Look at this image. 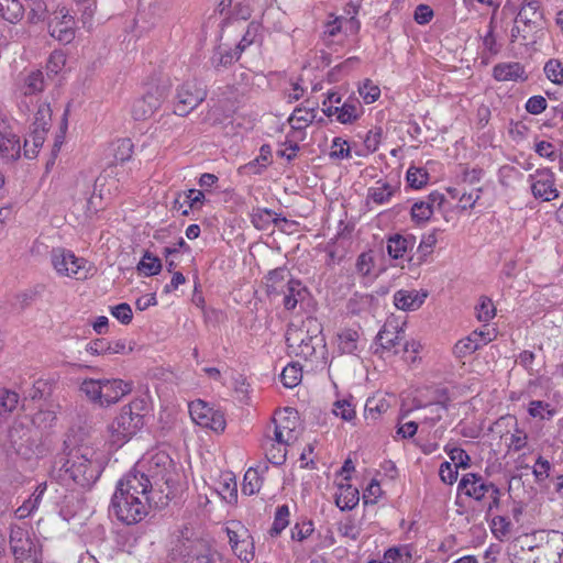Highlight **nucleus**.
Listing matches in <instances>:
<instances>
[{
	"label": "nucleus",
	"instance_id": "49",
	"mask_svg": "<svg viewBox=\"0 0 563 563\" xmlns=\"http://www.w3.org/2000/svg\"><path fill=\"white\" fill-rule=\"evenodd\" d=\"M137 269L144 273L146 276H153L161 272L162 263L161 260L150 252H145L142 260L137 265Z\"/></svg>",
	"mask_w": 563,
	"mask_h": 563
},
{
	"label": "nucleus",
	"instance_id": "64",
	"mask_svg": "<svg viewBox=\"0 0 563 563\" xmlns=\"http://www.w3.org/2000/svg\"><path fill=\"white\" fill-rule=\"evenodd\" d=\"M110 312L122 324H129L133 318L132 309L126 302L110 307Z\"/></svg>",
	"mask_w": 563,
	"mask_h": 563
},
{
	"label": "nucleus",
	"instance_id": "62",
	"mask_svg": "<svg viewBox=\"0 0 563 563\" xmlns=\"http://www.w3.org/2000/svg\"><path fill=\"white\" fill-rule=\"evenodd\" d=\"M383 139V129L380 126H375L369 130L364 137V147L367 153H374L378 150V146Z\"/></svg>",
	"mask_w": 563,
	"mask_h": 563
},
{
	"label": "nucleus",
	"instance_id": "53",
	"mask_svg": "<svg viewBox=\"0 0 563 563\" xmlns=\"http://www.w3.org/2000/svg\"><path fill=\"white\" fill-rule=\"evenodd\" d=\"M490 529L498 540H503L510 533L511 522L505 516H495L490 521Z\"/></svg>",
	"mask_w": 563,
	"mask_h": 563
},
{
	"label": "nucleus",
	"instance_id": "17",
	"mask_svg": "<svg viewBox=\"0 0 563 563\" xmlns=\"http://www.w3.org/2000/svg\"><path fill=\"white\" fill-rule=\"evenodd\" d=\"M101 387L100 406L115 404L132 390V385L122 379H102Z\"/></svg>",
	"mask_w": 563,
	"mask_h": 563
},
{
	"label": "nucleus",
	"instance_id": "18",
	"mask_svg": "<svg viewBox=\"0 0 563 563\" xmlns=\"http://www.w3.org/2000/svg\"><path fill=\"white\" fill-rule=\"evenodd\" d=\"M161 97L154 92H147L142 98L136 99L132 106L134 120L142 121L151 118L161 107Z\"/></svg>",
	"mask_w": 563,
	"mask_h": 563
},
{
	"label": "nucleus",
	"instance_id": "33",
	"mask_svg": "<svg viewBox=\"0 0 563 563\" xmlns=\"http://www.w3.org/2000/svg\"><path fill=\"white\" fill-rule=\"evenodd\" d=\"M8 438L16 453H21L24 443L30 439V429L23 422L14 421L8 431Z\"/></svg>",
	"mask_w": 563,
	"mask_h": 563
},
{
	"label": "nucleus",
	"instance_id": "28",
	"mask_svg": "<svg viewBox=\"0 0 563 563\" xmlns=\"http://www.w3.org/2000/svg\"><path fill=\"white\" fill-rule=\"evenodd\" d=\"M435 244L437 236L434 232L423 235L417 247L416 254L409 258V263L419 266L428 262L430 255L433 253Z\"/></svg>",
	"mask_w": 563,
	"mask_h": 563
},
{
	"label": "nucleus",
	"instance_id": "47",
	"mask_svg": "<svg viewBox=\"0 0 563 563\" xmlns=\"http://www.w3.org/2000/svg\"><path fill=\"white\" fill-rule=\"evenodd\" d=\"M101 380L102 379L87 378L80 384V391L84 393L91 401L99 405L102 394Z\"/></svg>",
	"mask_w": 563,
	"mask_h": 563
},
{
	"label": "nucleus",
	"instance_id": "45",
	"mask_svg": "<svg viewBox=\"0 0 563 563\" xmlns=\"http://www.w3.org/2000/svg\"><path fill=\"white\" fill-rule=\"evenodd\" d=\"M289 508L287 505L277 507L273 526L269 530L272 537H277L289 525Z\"/></svg>",
	"mask_w": 563,
	"mask_h": 563
},
{
	"label": "nucleus",
	"instance_id": "38",
	"mask_svg": "<svg viewBox=\"0 0 563 563\" xmlns=\"http://www.w3.org/2000/svg\"><path fill=\"white\" fill-rule=\"evenodd\" d=\"M263 485V477L257 468L250 467L243 478L242 493L252 496L260 492Z\"/></svg>",
	"mask_w": 563,
	"mask_h": 563
},
{
	"label": "nucleus",
	"instance_id": "29",
	"mask_svg": "<svg viewBox=\"0 0 563 563\" xmlns=\"http://www.w3.org/2000/svg\"><path fill=\"white\" fill-rule=\"evenodd\" d=\"M52 123V109L51 104L46 101H37L36 110L33 114L31 129L48 132Z\"/></svg>",
	"mask_w": 563,
	"mask_h": 563
},
{
	"label": "nucleus",
	"instance_id": "60",
	"mask_svg": "<svg viewBox=\"0 0 563 563\" xmlns=\"http://www.w3.org/2000/svg\"><path fill=\"white\" fill-rule=\"evenodd\" d=\"M271 158H272V150H271V146L267 145V144H264L261 146L260 148V155L253 159L252 162H250L247 165H246V168H249L250 170H252L253 168L255 167H260L258 169H255L253 170V173H260L261 172V168H265L269 163H271Z\"/></svg>",
	"mask_w": 563,
	"mask_h": 563
},
{
	"label": "nucleus",
	"instance_id": "48",
	"mask_svg": "<svg viewBox=\"0 0 563 563\" xmlns=\"http://www.w3.org/2000/svg\"><path fill=\"white\" fill-rule=\"evenodd\" d=\"M239 58L240 55L236 54V51H223L219 47L211 56L210 63L214 69L219 70L221 67H227Z\"/></svg>",
	"mask_w": 563,
	"mask_h": 563
},
{
	"label": "nucleus",
	"instance_id": "46",
	"mask_svg": "<svg viewBox=\"0 0 563 563\" xmlns=\"http://www.w3.org/2000/svg\"><path fill=\"white\" fill-rule=\"evenodd\" d=\"M302 378V371L297 364H288L280 374V380L287 388L296 387Z\"/></svg>",
	"mask_w": 563,
	"mask_h": 563
},
{
	"label": "nucleus",
	"instance_id": "16",
	"mask_svg": "<svg viewBox=\"0 0 563 563\" xmlns=\"http://www.w3.org/2000/svg\"><path fill=\"white\" fill-rule=\"evenodd\" d=\"M531 190L536 198L550 201L559 196L554 187V175L549 169L537 170L536 175L531 176Z\"/></svg>",
	"mask_w": 563,
	"mask_h": 563
},
{
	"label": "nucleus",
	"instance_id": "20",
	"mask_svg": "<svg viewBox=\"0 0 563 563\" xmlns=\"http://www.w3.org/2000/svg\"><path fill=\"white\" fill-rule=\"evenodd\" d=\"M493 77L497 81H526L528 79L525 67L518 62L496 64L493 68Z\"/></svg>",
	"mask_w": 563,
	"mask_h": 563
},
{
	"label": "nucleus",
	"instance_id": "51",
	"mask_svg": "<svg viewBox=\"0 0 563 563\" xmlns=\"http://www.w3.org/2000/svg\"><path fill=\"white\" fill-rule=\"evenodd\" d=\"M338 531L342 537L355 541L361 536L362 529L354 518L347 517L339 523Z\"/></svg>",
	"mask_w": 563,
	"mask_h": 563
},
{
	"label": "nucleus",
	"instance_id": "35",
	"mask_svg": "<svg viewBox=\"0 0 563 563\" xmlns=\"http://www.w3.org/2000/svg\"><path fill=\"white\" fill-rule=\"evenodd\" d=\"M361 103L356 99L346 100L339 108L336 120L342 124L353 123L361 115Z\"/></svg>",
	"mask_w": 563,
	"mask_h": 563
},
{
	"label": "nucleus",
	"instance_id": "11",
	"mask_svg": "<svg viewBox=\"0 0 563 563\" xmlns=\"http://www.w3.org/2000/svg\"><path fill=\"white\" fill-rule=\"evenodd\" d=\"M207 97V92L197 81H186L178 87L174 113L179 117L189 114Z\"/></svg>",
	"mask_w": 563,
	"mask_h": 563
},
{
	"label": "nucleus",
	"instance_id": "12",
	"mask_svg": "<svg viewBox=\"0 0 563 563\" xmlns=\"http://www.w3.org/2000/svg\"><path fill=\"white\" fill-rule=\"evenodd\" d=\"M298 417L294 410L285 409L274 418V438L279 445H290L298 439Z\"/></svg>",
	"mask_w": 563,
	"mask_h": 563
},
{
	"label": "nucleus",
	"instance_id": "56",
	"mask_svg": "<svg viewBox=\"0 0 563 563\" xmlns=\"http://www.w3.org/2000/svg\"><path fill=\"white\" fill-rule=\"evenodd\" d=\"M478 349H479L478 343H476L473 335L470 334L467 338H464L455 343L453 353L457 357H465L467 355H471Z\"/></svg>",
	"mask_w": 563,
	"mask_h": 563
},
{
	"label": "nucleus",
	"instance_id": "50",
	"mask_svg": "<svg viewBox=\"0 0 563 563\" xmlns=\"http://www.w3.org/2000/svg\"><path fill=\"white\" fill-rule=\"evenodd\" d=\"M406 179L411 188L420 189L429 180V174L421 167L410 166L407 170Z\"/></svg>",
	"mask_w": 563,
	"mask_h": 563
},
{
	"label": "nucleus",
	"instance_id": "25",
	"mask_svg": "<svg viewBox=\"0 0 563 563\" xmlns=\"http://www.w3.org/2000/svg\"><path fill=\"white\" fill-rule=\"evenodd\" d=\"M360 501L358 489L346 483L339 485L335 494V504L341 510H351Z\"/></svg>",
	"mask_w": 563,
	"mask_h": 563
},
{
	"label": "nucleus",
	"instance_id": "63",
	"mask_svg": "<svg viewBox=\"0 0 563 563\" xmlns=\"http://www.w3.org/2000/svg\"><path fill=\"white\" fill-rule=\"evenodd\" d=\"M333 413L345 421H351L355 418V409L350 400L342 399L334 402Z\"/></svg>",
	"mask_w": 563,
	"mask_h": 563
},
{
	"label": "nucleus",
	"instance_id": "13",
	"mask_svg": "<svg viewBox=\"0 0 563 563\" xmlns=\"http://www.w3.org/2000/svg\"><path fill=\"white\" fill-rule=\"evenodd\" d=\"M198 541L191 538V531L185 527L172 547L163 563H188L196 555Z\"/></svg>",
	"mask_w": 563,
	"mask_h": 563
},
{
	"label": "nucleus",
	"instance_id": "61",
	"mask_svg": "<svg viewBox=\"0 0 563 563\" xmlns=\"http://www.w3.org/2000/svg\"><path fill=\"white\" fill-rule=\"evenodd\" d=\"M313 531H314V527H313L312 521L303 520L301 522H297L291 528V539L295 541L302 542L308 537H310Z\"/></svg>",
	"mask_w": 563,
	"mask_h": 563
},
{
	"label": "nucleus",
	"instance_id": "10",
	"mask_svg": "<svg viewBox=\"0 0 563 563\" xmlns=\"http://www.w3.org/2000/svg\"><path fill=\"white\" fill-rule=\"evenodd\" d=\"M46 86L44 73L40 69L23 71L16 80V92L22 97L19 107L21 110L31 111L29 98L36 97L44 91Z\"/></svg>",
	"mask_w": 563,
	"mask_h": 563
},
{
	"label": "nucleus",
	"instance_id": "3",
	"mask_svg": "<svg viewBox=\"0 0 563 563\" xmlns=\"http://www.w3.org/2000/svg\"><path fill=\"white\" fill-rule=\"evenodd\" d=\"M265 288L269 299L280 298V302L287 311H294L309 295L307 287L282 267L273 269L266 275Z\"/></svg>",
	"mask_w": 563,
	"mask_h": 563
},
{
	"label": "nucleus",
	"instance_id": "57",
	"mask_svg": "<svg viewBox=\"0 0 563 563\" xmlns=\"http://www.w3.org/2000/svg\"><path fill=\"white\" fill-rule=\"evenodd\" d=\"M55 412L48 409H40L36 411L31 419V422L37 429H47L52 427L55 421Z\"/></svg>",
	"mask_w": 563,
	"mask_h": 563
},
{
	"label": "nucleus",
	"instance_id": "1",
	"mask_svg": "<svg viewBox=\"0 0 563 563\" xmlns=\"http://www.w3.org/2000/svg\"><path fill=\"white\" fill-rule=\"evenodd\" d=\"M152 483L136 473L125 474L117 484L109 506L110 517L124 525H135L148 514L152 497Z\"/></svg>",
	"mask_w": 563,
	"mask_h": 563
},
{
	"label": "nucleus",
	"instance_id": "27",
	"mask_svg": "<svg viewBox=\"0 0 563 563\" xmlns=\"http://www.w3.org/2000/svg\"><path fill=\"white\" fill-rule=\"evenodd\" d=\"M206 196L203 191L199 189H189L184 192L175 194V203H179V208H185L183 211L188 209H200L203 207Z\"/></svg>",
	"mask_w": 563,
	"mask_h": 563
},
{
	"label": "nucleus",
	"instance_id": "14",
	"mask_svg": "<svg viewBox=\"0 0 563 563\" xmlns=\"http://www.w3.org/2000/svg\"><path fill=\"white\" fill-rule=\"evenodd\" d=\"M10 547L15 560L21 563L41 555V548L35 544L29 531L20 527L11 529Z\"/></svg>",
	"mask_w": 563,
	"mask_h": 563
},
{
	"label": "nucleus",
	"instance_id": "4",
	"mask_svg": "<svg viewBox=\"0 0 563 563\" xmlns=\"http://www.w3.org/2000/svg\"><path fill=\"white\" fill-rule=\"evenodd\" d=\"M146 409V401L141 398H135L121 408L108 427L109 441L113 446L121 448L144 427Z\"/></svg>",
	"mask_w": 563,
	"mask_h": 563
},
{
	"label": "nucleus",
	"instance_id": "34",
	"mask_svg": "<svg viewBox=\"0 0 563 563\" xmlns=\"http://www.w3.org/2000/svg\"><path fill=\"white\" fill-rule=\"evenodd\" d=\"M413 242L411 239L404 238L399 234L390 236L387 240V253L394 260H399L405 256L407 251L411 249Z\"/></svg>",
	"mask_w": 563,
	"mask_h": 563
},
{
	"label": "nucleus",
	"instance_id": "58",
	"mask_svg": "<svg viewBox=\"0 0 563 563\" xmlns=\"http://www.w3.org/2000/svg\"><path fill=\"white\" fill-rule=\"evenodd\" d=\"M330 157L332 159H344L351 157V148L347 141L342 137H334L331 144Z\"/></svg>",
	"mask_w": 563,
	"mask_h": 563
},
{
	"label": "nucleus",
	"instance_id": "40",
	"mask_svg": "<svg viewBox=\"0 0 563 563\" xmlns=\"http://www.w3.org/2000/svg\"><path fill=\"white\" fill-rule=\"evenodd\" d=\"M388 408L389 404L385 398H368L364 409L365 419L376 421Z\"/></svg>",
	"mask_w": 563,
	"mask_h": 563
},
{
	"label": "nucleus",
	"instance_id": "9",
	"mask_svg": "<svg viewBox=\"0 0 563 563\" xmlns=\"http://www.w3.org/2000/svg\"><path fill=\"white\" fill-rule=\"evenodd\" d=\"M189 413L195 423L216 433L223 432L227 427L224 413L219 409L210 407L201 399L189 404Z\"/></svg>",
	"mask_w": 563,
	"mask_h": 563
},
{
	"label": "nucleus",
	"instance_id": "21",
	"mask_svg": "<svg viewBox=\"0 0 563 563\" xmlns=\"http://www.w3.org/2000/svg\"><path fill=\"white\" fill-rule=\"evenodd\" d=\"M86 351L91 355H103V354H125L131 352L132 349L126 350L125 341L117 340L109 342L104 339H97L89 342L86 346Z\"/></svg>",
	"mask_w": 563,
	"mask_h": 563
},
{
	"label": "nucleus",
	"instance_id": "42",
	"mask_svg": "<svg viewBox=\"0 0 563 563\" xmlns=\"http://www.w3.org/2000/svg\"><path fill=\"white\" fill-rule=\"evenodd\" d=\"M265 454L267 460L275 465H282L286 461V449L284 445L277 444L273 439L268 438L264 442Z\"/></svg>",
	"mask_w": 563,
	"mask_h": 563
},
{
	"label": "nucleus",
	"instance_id": "6",
	"mask_svg": "<svg viewBox=\"0 0 563 563\" xmlns=\"http://www.w3.org/2000/svg\"><path fill=\"white\" fill-rule=\"evenodd\" d=\"M65 473L80 487H90L102 472L99 454L88 446H81L71 453L64 465Z\"/></svg>",
	"mask_w": 563,
	"mask_h": 563
},
{
	"label": "nucleus",
	"instance_id": "22",
	"mask_svg": "<svg viewBox=\"0 0 563 563\" xmlns=\"http://www.w3.org/2000/svg\"><path fill=\"white\" fill-rule=\"evenodd\" d=\"M21 145L16 134L11 130L0 131V156L8 161H15L20 157Z\"/></svg>",
	"mask_w": 563,
	"mask_h": 563
},
{
	"label": "nucleus",
	"instance_id": "52",
	"mask_svg": "<svg viewBox=\"0 0 563 563\" xmlns=\"http://www.w3.org/2000/svg\"><path fill=\"white\" fill-rule=\"evenodd\" d=\"M395 188L389 184L373 187L368 190V198L376 205L380 206L387 203L394 195Z\"/></svg>",
	"mask_w": 563,
	"mask_h": 563
},
{
	"label": "nucleus",
	"instance_id": "5",
	"mask_svg": "<svg viewBox=\"0 0 563 563\" xmlns=\"http://www.w3.org/2000/svg\"><path fill=\"white\" fill-rule=\"evenodd\" d=\"M129 473H136L152 483V493L158 489L164 493L163 485L168 488L175 484V466L170 456L164 451L148 453Z\"/></svg>",
	"mask_w": 563,
	"mask_h": 563
},
{
	"label": "nucleus",
	"instance_id": "26",
	"mask_svg": "<svg viewBox=\"0 0 563 563\" xmlns=\"http://www.w3.org/2000/svg\"><path fill=\"white\" fill-rule=\"evenodd\" d=\"M46 488V483L38 484L32 495L26 500H24L20 507L16 508L14 512L15 517L18 519H24L37 510Z\"/></svg>",
	"mask_w": 563,
	"mask_h": 563
},
{
	"label": "nucleus",
	"instance_id": "39",
	"mask_svg": "<svg viewBox=\"0 0 563 563\" xmlns=\"http://www.w3.org/2000/svg\"><path fill=\"white\" fill-rule=\"evenodd\" d=\"M218 490L227 503L232 504L238 500V484L232 474H227L223 479L219 482Z\"/></svg>",
	"mask_w": 563,
	"mask_h": 563
},
{
	"label": "nucleus",
	"instance_id": "43",
	"mask_svg": "<svg viewBox=\"0 0 563 563\" xmlns=\"http://www.w3.org/2000/svg\"><path fill=\"white\" fill-rule=\"evenodd\" d=\"M528 412L532 418L540 420H550L555 415V409L548 402L532 400L529 402Z\"/></svg>",
	"mask_w": 563,
	"mask_h": 563
},
{
	"label": "nucleus",
	"instance_id": "23",
	"mask_svg": "<svg viewBox=\"0 0 563 563\" xmlns=\"http://www.w3.org/2000/svg\"><path fill=\"white\" fill-rule=\"evenodd\" d=\"M543 20V11L539 0H530L522 4L516 18V23L522 22L526 27L539 25Z\"/></svg>",
	"mask_w": 563,
	"mask_h": 563
},
{
	"label": "nucleus",
	"instance_id": "7",
	"mask_svg": "<svg viewBox=\"0 0 563 563\" xmlns=\"http://www.w3.org/2000/svg\"><path fill=\"white\" fill-rule=\"evenodd\" d=\"M51 261L57 274L62 276L81 280L86 279L89 275L87 261L81 257H77L73 252L66 249H53L51 252Z\"/></svg>",
	"mask_w": 563,
	"mask_h": 563
},
{
	"label": "nucleus",
	"instance_id": "55",
	"mask_svg": "<svg viewBox=\"0 0 563 563\" xmlns=\"http://www.w3.org/2000/svg\"><path fill=\"white\" fill-rule=\"evenodd\" d=\"M446 412V406L442 402L430 404L424 407L423 421L433 426L439 422Z\"/></svg>",
	"mask_w": 563,
	"mask_h": 563
},
{
	"label": "nucleus",
	"instance_id": "41",
	"mask_svg": "<svg viewBox=\"0 0 563 563\" xmlns=\"http://www.w3.org/2000/svg\"><path fill=\"white\" fill-rule=\"evenodd\" d=\"M444 202V196L438 191L431 192L427 198L416 200L410 207V211H417L426 209L428 211H434L442 208Z\"/></svg>",
	"mask_w": 563,
	"mask_h": 563
},
{
	"label": "nucleus",
	"instance_id": "54",
	"mask_svg": "<svg viewBox=\"0 0 563 563\" xmlns=\"http://www.w3.org/2000/svg\"><path fill=\"white\" fill-rule=\"evenodd\" d=\"M544 74L555 85H563V65L559 59H550L544 65Z\"/></svg>",
	"mask_w": 563,
	"mask_h": 563
},
{
	"label": "nucleus",
	"instance_id": "19",
	"mask_svg": "<svg viewBox=\"0 0 563 563\" xmlns=\"http://www.w3.org/2000/svg\"><path fill=\"white\" fill-rule=\"evenodd\" d=\"M427 296L428 292L424 290L400 289L394 295V303L400 310L415 311L423 305Z\"/></svg>",
	"mask_w": 563,
	"mask_h": 563
},
{
	"label": "nucleus",
	"instance_id": "15",
	"mask_svg": "<svg viewBox=\"0 0 563 563\" xmlns=\"http://www.w3.org/2000/svg\"><path fill=\"white\" fill-rule=\"evenodd\" d=\"M495 484L487 482L477 473H466L462 476L457 485V492L475 501L483 503L494 488Z\"/></svg>",
	"mask_w": 563,
	"mask_h": 563
},
{
	"label": "nucleus",
	"instance_id": "8",
	"mask_svg": "<svg viewBox=\"0 0 563 563\" xmlns=\"http://www.w3.org/2000/svg\"><path fill=\"white\" fill-rule=\"evenodd\" d=\"M224 530L233 553L242 562L250 563L255 556V548L249 529L242 522L232 520Z\"/></svg>",
	"mask_w": 563,
	"mask_h": 563
},
{
	"label": "nucleus",
	"instance_id": "2",
	"mask_svg": "<svg viewBox=\"0 0 563 563\" xmlns=\"http://www.w3.org/2000/svg\"><path fill=\"white\" fill-rule=\"evenodd\" d=\"M286 344L290 355L303 360L325 354V340L321 323L314 318H307L301 325L290 324L286 331Z\"/></svg>",
	"mask_w": 563,
	"mask_h": 563
},
{
	"label": "nucleus",
	"instance_id": "32",
	"mask_svg": "<svg viewBox=\"0 0 563 563\" xmlns=\"http://www.w3.org/2000/svg\"><path fill=\"white\" fill-rule=\"evenodd\" d=\"M20 396L10 389H0V424L18 408Z\"/></svg>",
	"mask_w": 563,
	"mask_h": 563
},
{
	"label": "nucleus",
	"instance_id": "59",
	"mask_svg": "<svg viewBox=\"0 0 563 563\" xmlns=\"http://www.w3.org/2000/svg\"><path fill=\"white\" fill-rule=\"evenodd\" d=\"M25 1L27 2V8L30 9L29 20L32 23H36V22L45 19L46 12H47V5L44 2V0H25Z\"/></svg>",
	"mask_w": 563,
	"mask_h": 563
},
{
	"label": "nucleus",
	"instance_id": "36",
	"mask_svg": "<svg viewBox=\"0 0 563 563\" xmlns=\"http://www.w3.org/2000/svg\"><path fill=\"white\" fill-rule=\"evenodd\" d=\"M360 334L356 330L344 329L338 334V349L342 354H352L357 349Z\"/></svg>",
	"mask_w": 563,
	"mask_h": 563
},
{
	"label": "nucleus",
	"instance_id": "44",
	"mask_svg": "<svg viewBox=\"0 0 563 563\" xmlns=\"http://www.w3.org/2000/svg\"><path fill=\"white\" fill-rule=\"evenodd\" d=\"M476 318L479 322L487 323L496 316V308L490 298L482 296L475 307Z\"/></svg>",
	"mask_w": 563,
	"mask_h": 563
},
{
	"label": "nucleus",
	"instance_id": "30",
	"mask_svg": "<svg viewBox=\"0 0 563 563\" xmlns=\"http://www.w3.org/2000/svg\"><path fill=\"white\" fill-rule=\"evenodd\" d=\"M317 106L297 107L289 118V122L292 123V128L296 130H301L305 129L310 123H312L317 117Z\"/></svg>",
	"mask_w": 563,
	"mask_h": 563
},
{
	"label": "nucleus",
	"instance_id": "31",
	"mask_svg": "<svg viewBox=\"0 0 563 563\" xmlns=\"http://www.w3.org/2000/svg\"><path fill=\"white\" fill-rule=\"evenodd\" d=\"M25 7L20 0H0V16L10 23H18L24 15Z\"/></svg>",
	"mask_w": 563,
	"mask_h": 563
},
{
	"label": "nucleus",
	"instance_id": "24",
	"mask_svg": "<svg viewBox=\"0 0 563 563\" xmlns=\"http://www.w3.org/2000/svg\"><path fill=\"white\" fill-rule=\"evenodd\" d=\"M404 331H398L396 328L388 329L384 327L377 334V343L382 349L393 351L395 354L400 352L399 347L402 346Z\"/></svg>",
	"mask_w": 563,
	"mask_h": 563
},
{
	"label": "nucleus",
	"instance_id": "37",
	"mask_svg": "<svg viewBox=\"0 0 563 563\" xmlns=\"http://www.w3.org/2000/svg\"><path fill=\"white\" fill-rule=\"evenodd\" d=\"M46 137V132L41 130L31 129L30 134L24 141V156L27 158H34L38 150L43 146Z\"/></svg>",
	"mask_w": 563,
	"mask_h": 563
}]
</instances>
